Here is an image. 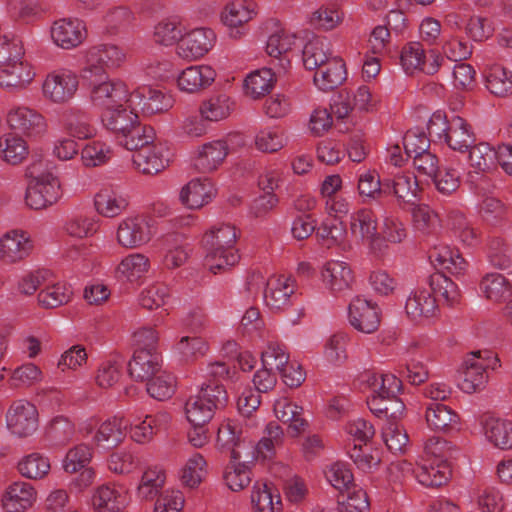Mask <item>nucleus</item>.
<instances>
[{
	"label": "nucleus",
	"mask_w": 512,
	"mask_h": 512,
	"mask_svg": "<svg viewBox=\"0 0 512 512\" xmlns=\"http://www.w3.org/2000/svg\"><path fill=\"white\" fill-rule=\"evenodd\" d=\"M124 53L115 45H99L89 49L81 77L91 88V100L94 105L105 110L129 104L126 85L120 81H107L109 68L117 67L124 59Z\"/></svg>",
	"instance_id": "nucleus-1"
},
{
	"label": "nucleus",
	"mask_w": 512,
	"mask_h": 512,
	"mask_svg": "<svg viewBox=\"0 0 512 512\" xmlns=\"http://www.w3.org/2000/svg\"><path fill=\"white\" fill-rule=\"evenodd\" d=\"M426 282L430 291L418 289L406 301V313L414 320L433 316L437 302L441 299L449 306H453L460 298L458 286L442 272L431 274Z\"/></svg>",
	"instance_id": "nucleus-2"
},
{
	"label": "nucleus",
	"mask_w": 512,
	"mask_h": 512,
	"mask_svg": "<svg viewBox=\"0 0 512 512\" xmlns=\"http://www.w3.org/2000/svg\"><path fill=\"white\" fill-rule=\"evenodd\" d=\"M237 237L235 226L230 224L213 227L203 236L202 245L206 251L205 261L214 274L238 263L240 256L234 249Z\"/></svg>",
	"instance_id": "nucleus-3"
},
{
	"label": "nucleus",
	"mask_w": 512,
	"mask_h": 512,
	"mask_svg": "<svg viewBox=\"0 0 512 512\" xmlns=\"http://www.w3.org/2000/svg\"><path fill=\"white\" fill-rule=\"evenodd\" d=\"M228 402V392L222 383L204 382L198 394L186 402V417L189 422L209 423L215 412L225 409Z\"/></svg>",
	"instance_id": "nucleus-4"
},
{
	"label": "nucleus",
	"mask_w": 512,
	"mask_h": 512,
	"mask_svg": "<svg viewBox=\"0 0 512 512\" xmlns=\"http://www.w3.org/2000/svg\"><path fill=\"white\" fill-rule=\"evenodd\" d=\"M399 58L403 70L408 75H413L416 71L434 75L444 62V57L436 49H430L425 53L420 42L405 44Z\"/></svg>",
	"instance_id": "nucleus-5"
},
{
	"label": "nucleus",
	"mask_w": 512,
	"mask_h": 512,
	"mask_svg": "<svg viewBox=\"0 0 512 512\" xmlns=\"http://www.w3.org/2000/svg\"><path fill=\"white\" fill-rule=\"evenodd\" d=\"M489 350L473 351L465 359L462 366V382L460 388L466 393H473L484 386L487 381L486 370L490 367Z\"/></svg>",
	"instance_id": "nucleus-6"
},
{
	"label": "nucleus",
	"mask_w": 512,
	"mask_h": 512,
	"mask_svg": "<svg viewBox=\"0 0 512 512\" xmlns=\"http://www.w3.org/2000/svg\"><path fill=\"white\" fill-rule=\"evenodd\" d=\"M7 427L18 437H28L38 428V411L27 400H17L10 406L7 414Z\"/></svg>",
	"instance_id": "nucleus-7"
},
{
	"label": "nucleus",
	"mask_w": 512,
	"mask_h": 512,
	"mask_svg": "<svg viewBox=\"0 0 512 512\" xmlns=\"http://www.w3.org/2000/svg\"><path fill=\"white\" fill-rule=\"evenodd\" d=\"M260 282L261 285H266L264 298L266 305L273 311H280L286 309L293 303L294 288L288 283V279H277L275 282H265L261 275H253L247 281V290L252 291L253 285Z\"/></svg>",
	"instance_id": "nucleus-8"
},
{
	"label": "nucleus",
	"mask_w": 512,
	"mask_h": 512,
	"mask_svg": "<svg viewBox=\"0 0 512 512\" xmlns=\"http://www.w3.org/2000/svg\"><path fill=\"white\" fill-rule=\"evenodd\" d=\"M216 35L209 28L194 29L180 39L177 44V54L187 60L204 56L214 46Z\"/></svg>",
	"instance_id": "nucleus-9"
},
{
	"label": "nucleus",
	"mask_w": 512,
	"mask_h": 512,
	"mask_svg": "<svg viewBox=\"0 0 512 512\" xmlns=\"http://www.w3.org/2000/svg\"><path fill=\"white\" fill-rule=\"evenodd\" d=\"M349 322L358 331L366 334L375 332L380 325V309L376 304L355 298L349 305Z\"/></svg>",
	"instance_id": "nucleus-10"
},
{
	"label": "nucleus",
	"mask_w": 512,
	"mask_h": 512,
	"mask_svg": "<svg viewBox=\"0 0 512 512\" xmlns=\"http://www.w3.org/2000/svg\"><path fill=\"white\" fill-rule=\"evenodd\" d=\"M171 106L172 100L170 96L150 87L135 90L129 95L128 107L133 110L139 107L144 114L152 115L167 111Z\"/></svg>",
	"instance_id": "nucleus-11"
},
{
	"label": "nucleus",
	"mask_w": 512,
	"mask_h": 512,
	"mask_svg": "<svg viewBox=\"0 0 512 512\" xmlns=\"http://www.w3.org/2000/svg\"><path fill=\"white\" fill-rule=\"evenodd\" d=\"M78 84L76 75L70 71L53 73L44 81L43 92L53 102L63 103L74 96Z\"/></svg>",
	"instance_id": "nucleus-12"
},
{
	"label": "nucleus",
	"mask_w": 512,
	"mask_h": 512,
	"mask_svg": "<svg viewBox=\"0 0 512 512\" xmlns=\"http://www.w3.org/2000/svg\"><path fill=\"white\" fill-rule=\"evenodd\" d=\"M10 128L29 137H35L45 131L46 124L43 116L27 107L12 109L7 115Z\"/></svg>",
	"instance_id": "nucleus-13"
},
{
	"label": "nucleus",
	"mask_w": 512,
	"mask_h": 512,
	"mask_svg": "<svg viewBox=\"0 0 512 512\" xmlns=\"http://www.w3.org/2000/svg\"><path fill=\"white\" fill-rule=\"evenodd\" d=\"M60 197L59 180L29 181L26 188L25 202L31 209L40 210L56 203Z\"/></svg>",
	"instance_id": "nucleus-14"
},
{
	"label": "nucleus",
	"mask_w": 512,
	"mask_h": 512,
	"mask_svg": "<svg viewBox=\"0 0 512 512\" xmlns=\"http://www.w3.org/2000/svg\"><path fill=\"white\" fill-rule=\"evenodd\" d=\"M85 36V25L79 19H60L54 22L51 29L53 41L64 49L78 46Z\"/></svg>",
	"instance_id": "nucleus-15"
},
{
	"label": "nucleus",
	"mask_w": 512,
	"mask_h": 512,
	"mask_svg": "<svg viewBox=\"0 0 512 512\" xmlns=\"http://www.w3.org/2000/svg\"><path fill=\"white\" fill-rule=\"evenodd\" d=\"M446 130L444 142L454 151L465 153L476 142L471 125L460 116L449 118Z\"/></svg>",
	"instance_id": "nucleus-16"
},
{
	"label": "nucleus",
	"mask_w": 512,
	"mask_h": 512,
	"mask_svg": "<svg viewBox=\"0 0 512 512\" xmlns=\"http://www.w3.org/2000/svg\"><path fill=\"white\" fill-rule=\"evenodd\" d=\"M32 244L24 231L12 230L0 239V259L15 263L27 257Z\"/></svg>",
	"instance_id": "nucleus-17"
},
{
	"label": "nucleus",
	"mask_w": 512,
	"mask_h": 512,
	"mask_svg": "<svg viewBox=\"0 0 512 512\" xmlns=\"http://www.w3.org/2000/svg\"><path fill=\"white\" fill-rule=\"evenodd\" d=\"M162 369V359L158 352L134 350L128 362V374L136 382H145Z\"/></svg>",
	"instance_id": "nucleus-18"
},
{
	"label": "nucleus",
	"mask_w": 512,
	"mask_h": 512,
	"mask_svg": "<svg viewBox=\"0 0 512 512\" xmlns=\"http://www.w3.org/2000/svg\"><path fill=\"white\" fill-rule=\"evenodd\" d=\"M346 78L345 62L341 58L331 57L315 72L313 81L320 90L329 92L338 88Z\"/></svg>",
	"instance_id": "nucleus-19"
},
{
	"label": "nucleus",
	"mask_w": 512,
	"mask_h": 512,
	"mask_svg": "<svg viewBox=\"0 0 512 512\" xmlns=\"http://www.w3.org/2000/svg\"><path fill=\"white\" fill-rule=\"evenodd\" d=\"M34 74L30 65L20 60L12 64L0 66V87L9 91H20L32 81Z\"/></svg>",
	"instance_id": "nucleus-20"
},
{
	"label": "nucleus",
	"mask_w": 512,
	"mask_h": 512,
	"mask_svg": "<svg viewBox=\"0 0 512 512\" xmlns=\"http://www.w3.org/2000/svg\"><path fill=\"white\" fill-rule=\"evenodd\" d=\"M35 488L27 482H14L8 486L2 502L7 512H24L36 500Z\"/></svg>",
	"instance_id": "nucleus-21"
},
{
	"label": "nucleus",
	"mask_w": 512,
	"mask_h": 512,
	"mask_svg": "<svg viewBox=\"0 0 512 512\" xmlns=\"http://www.w3.org/2000/svg\"><path fill=\"white\" fill-rule=\"evenodd\" d=\"M215 77V70L208 65L190 66L177 76V83L182 91L195 93L210 86Z\"/></svg>",
	"instance_id": "nucleus-22"
},
{
	"label": "nucleus",
	"mask_w": 512,
	"mask_h": 512,
	"mask_svg": "<svg viewBox=\"0 0 512 512\" xmlns=\"http://www.w3.org/2000/svg\"><path fill=\"white\" fill-rule=\"evenodd\" d=\"M164 147L161 144H148L133 154V163L143 174L153 175L161 172L169 162L163 154Z\"/></svg>",
	"instance_id": "nucleus-23"
},
{
	"label": "nucleus",
	"mask_w": 512,
	"mask_h": 512,
	"mask_svg": "<svg viewBox=\"0 0 512 512\" xmlns=\"http://www.w3.org/2000/svg\"><path fill=\"white\" fill-rule=\"evenodd\" d=\"M425 418L429 428L434 431L447 433L459 429L458 414L440 402H431L427 405Z\"/></svg>",
	"instance_id": "nucleus-24"
},
{
	"label": "nucleus",
	"mask_w": 512,
	"mask_h": 512,
	"mask_svg": "<svg viewBox=\"0 0 512 512\" xmlns=\"http://www.w3.org/2000/svg\"><path fill=\"white\" fill-rule=\"evenodd\" d=\"M117 240L126 248H135L150 240L148 224L141 218L124 220L118 227Z\"/></svg>",
	"instance_id": "nucleus-25"
},
{
	"label": "nucleus",
	"mask_w": 512,
	"mask_h": 512,
	"mask_svg": "<svg viewBox=\"0 0 512 512\" xmlns=\"http://www.w3.org/2000/svg\"><path fill=\"white\" fill-rule=\"evenodd\" d=\"M214 188L208 178H197L186 184L180 192V200L189 209H198L211 201Z\"/></svg>",
	"instance_id": "nucleus-26"
},
{
	"label": "nucleus",
	"mask_w": 512,
	"mask_h": 512,
	"mask_svg": "<svg viewBox=\"0 0 512 512\" xmlns=\"http://www.w3.org/2000/svg\"><path fill=\"white\" fill-rule=\"evenodd\" d=\"M451 469L446 460H426L416 466V479L427 487H440L448 482Z\"/></svg>",
	"instance_id": "nucleus-27"
},
{
	"label": "nucleus",
	"mask_w": 512,
	"mask_h": 512,
	"mask_svg": "<svg viewBox=\"0 0 512 512\" xmlns=\"http://www.w3.org/2000/svg\"><path fill=\"white\" fill-rule=\"evenodd\" d=\"M486 438L495 447L508 450L512 448V422L506 419L487 416L482 421Z\"/></svg>",
	"instance_id": "nucleus-28"
},
{
	"label": "nucleus",
	"mask_w": 512,
	"mask_h": 512,
	"mask_svg": "<svg viewBox=\"0 0 512 512\" xmlns=\"http://www.w3.org/2000/svg\"><path fill=\"white\" fill-rule=\"evenodd\" d=\"M228 154L227 143L223 140H217L206 143L194 160V167L200 173H209L214 171L226 158Z\"/></svg>",
	"instance_id": "nucleus-29"
},
{
	"label": "nucleus",
	"mask_w": 512,
	"mask_h": 512,
	"mask_svg": "<svg viewBox=\"0 0 512 512\" xmlns=\"http://www.w3.org/2000/svg\"><path fill=\"white\" fill-rule=\"evenodd\" d=\"M429 259L435 267L446 269L452 275H462L468 267L459 251L448 246L435 247L430 251Z\"/></svg>",
	"instance_id": "nucleus-30"
},
{
	"label": "nucleus",
	"mask_w": 512,
	"mask_h": 512,
	"mask_svg": "<svg viewBox=\"0 0 512 512\" xmlns=\"http://www.w3.org/2000/svg\"><path fill=\"white\" fill-rule=\"evenodd\" d=\"M322 277L332 291H343L348 289L353 282L352 270L345 262L330 261L322 271Z\"/></svg>",
	"instance_id": "nucleus-31"
},
{
	"label": "nucleus",
	"mask_w": 512,
	"mask_h": 512,
	"mask_svg": "<svg viewBox=\"0 0 512 512\" xmlns=\"http://www.w3.org/2000/svg\"><path fill=\"white\" fill-rule=\"evenodd\" d=\"M129 425L124 417L115 416L101 424L95 439L97 442H104L107 448L116 447L124 440Z\"/></svg>",
	"instance_id": "nucleus-32"
},
{
	"label": "nucleus",
	"mask_w": 512,
	"mask_h": 512,
	"mask_svg": "<svg viewBox=\"0 0 512 512\" xmlns=\"http://www.w3.org/2000/svg\"><path fill=\"white\" fill-rule=\"evenodd\" d=\"M469 162L475 172L487 173L497 167L499 155L497 150L486 142L476 144L469 147Z\"/></svg>",
	"instance_id": "nucleus-33"
},
{
	"label": "nucleus",
	"mask_w": 512,
	"mask_h": 512,
	"mask_svg": "<svg viewBox=\"0 0 512 512\" xmlns=\"http://www.w3.org/2000/svg\"><path fill=\"white\" fill-rule=\"evenodd\" d=\"M64 126L70 136L80 140L89 139L96 133L89 116L77 109H69L63 115Z\"/></svg>",
	"instance_id": "nucleus-34"
},
{
	"label": "nucleus",
	"mask_w": 512,
	"mask_h": 512,
	"mask_svg": "<svg viewBox=\"0 0 512 512\" xmlns=\"http://www.w3.org/2000/svg\"><path fill=\"white\" fill-rule=\"evenodd\" d=\"M154 138V129L150 126L142 125L138 120H136V123H134L131 128L119 136V142L127 150L137 152L144 146L152 144Z\"/></svg>",
	"instance_id": "nucleus-35"
},
{
	"label": "nucleus",
	"mask_w": 512,
	"mask_h": 512,
	"mask_svg": "<svg viewBox=\"0 0 512 512\" xmlns=\"http://www.w3.org/2000/svg\"><path fill=\"white\" fill-rule=\"evenodd\" d=\"M104 126L120 136L124 134L138 120V115L133 113V109L128 113L123 106H116L112 109L104 110L101 115Z\"/></svg>",
	"instance_id": "nucleus-36"
},
{
	"label": "nucleus",
	"mask_w": 512,
	"mask_h": 512,
	"mask_svg": "<svg viewBox=\"0 0 512 512\" xmlns=\"http://www.w3.org/2000/svg\"><path fill=\"white\" fill-rule=\"evenodd\" d=\"M28 153L26 141L18 135L9 133L0 137V157L8 164H20Z\"/></svg>",
	"instance_id": "nucleus-37"
},
{
	"label": "nucleus",
	"mask_w": 512,
	"mask_h": 512,
	"mask_svg": "<svg viewBox=\"0 0 512 512\" xmlns=\"http://www.w3.org/2000/svg\"><path fill=\"white\" fill-rule=\"evenodd\" d=\"M480 289L487 299L496 303L506 301L512 294L510 283L499 273L485 275L480 282Z\"/></svg>",
	"instance_id": "nucleus-38"
},
{
	"label": "nucleus",
	"mask_w": 512,
	"mask_h": 512,
	"mask_svg": "<svg viewBox=\"0 0 512 512\" xmlns=\"http://www.w3.org/2000/svg\"><path fill=\"white\" fill-rule=\"evenodd\" d=\"M275 82V74L270 68L254 71L244 81L246 94L254 99L260 98L270 93Z\"/></svg>",
	"instance_id": "nucleus-39"
},
{
	"label": "nucleus",
	"mask_w": 512,
	"mask_h": 512,
	"mask_svg": "<svg viewBox=\"0 0 512 512\" xmlns=\"http://www.w3.org/2000/svg\"><path fill=\"white\" fill-rule=\"evenodd\" d=\"M145 383L147 393L158 401L171 398L176 388L175 377L163 369L147 379Z\"/></svg>",
	"instance_id": "nucleus-40"
},
{
	"label": "nucleus",
	"mask_w": 512,
	"mask_h": 512,
	"mask_svg": "<svg viewBox=\"0 0 512 512\" xmlns=\"http://www.w3.org/2000/svg\"><path fill=\"white\" fill-rule=\"evenodd\" d=\"M243 443L242 430L238 425L228 422L218 428L217 444L222 450L230 452L232 461H238L241 458L238 448Z\"/></svg>",
	"instance_id": "nucleus-41"
},
{
	"label": "nucleus",
	"mask_w": 512,
	"mask_h": 512,
	"mask_svg": "<svg viewBox=\"0 0 512 512\" xmlns=\"http://www.w3.org/2000/svg\"><path fill=\"white\" fill-rule=\"evenodd\" d=\"M183 236L179 233L167 234L163 238L167 252L163 258V265L167 269H176L182 266L188 259L189 254L182 245Z\"/></svg>",
	"instance_id": "nucleus-42"
},
{
	"label": "nucleus",
	"mask_w": 512,
	"mask_h": 512,
	"mask_svg": "<svg viewBox=\"0 0 512 512\" xmlns=\"http://www.w3.org/2000/svg\"><path fill=\"white\" fill-rule=\"evenodd\" d=\"M486 88L497 97H506L512 93V72L495 65L486 73Z\"/></svg>",
	"instance_id": "nucleus-43"
},
{
	"label": "nucleus",
	"mask_w": 512,
	"mask_h": 512,
	"mask_svg": "<svg viewBox=\"0 0 512 512\" xmlns=\"http://www.w3.org/2000/svg\"><path fill=\"white\" fill-rule=\"evenodd\" d=\"M126 503V497L109 486H101L92 497L93 506L98 512H120Z\"/></svg>",
	"instance_id": "nucleus-44"
},
{
	"label": "nucleus",
	"mask_w": 512,
	"mask_h": 512,
	"mask_svg": "<svg viewBox=\"0 0 512 512\" xmlns=\"http://www.w3.org/2000/svg\"><path fill=\"white\" fill-rule=\"evenodd\" d=\"M49 470V459L37 452L23 457L18 463L20 474L29 479H42L48 474Z\"/></svg>",
	"instance_id": "nucleus-45"
},
{
	"label": "nucleus",
	"mask_w": 512,
	"mask_h": 512,
	"mask_svg": "<svg viewBox=\"0 0 512 512\" xmlns=\"http://www.w3.org/2000/svg\"><path fill=\"white\" fill-rule=\"evenodd\" d=\"M350 230L354 235L359 233L362 241L365 238H371L378 230L374 212L371 209L362 208L353 213L350 219Z\"/></svg>",
	"instance_id": "nucleus-46"
},
{
	"label": "nucleus",
	"mask_w": 512,
	"mask_h": 512,
	"mask_svg": "<svg viewBox=\"0 0 512 512\" xmlns=\"http://www.w3.org/2000/svg\"><path fill=\"white\" fill-rule=\"evenodd\" d=\"M347 453L357 468L364 472L377 468L381 462L380 452L368 447L366 443L364 445L354 444Z\"/></svg>",
	"instance_id": "nucleus-47"
},
{
	"label": "nucleus",
	"mask_w": 512,
	"mask_h": 512,
	"mask_svg": "<svg viewBox=\"0 0 512 512\" xmlns=\"http://www.w3.org/2000/svg\"><path fill=\"white\" fill-rule=\"evenodd\" d=\"M94 204L98 213L106 217H115L127 206V201L109 190H101L96 194Z\"/></svg>",
	"instance_id": "nucleus-48"
},
{
	"label": "nucleus",
	"mask_w": 512,
	"mask_h": 512,
	"mask_svg": "<svg viewBox=\"0 0 512 512\" xmlns=\"http://www.w3.org/2000/svg\"><path fill=\"white\" fill-rule=\"evenodd\" d=\"M251 502L255 512H279L282 505L280 495L273 494L272 488L266 483L252 491Z\"/></svg>",
	"instance_id": "nucleus-49"
},
{
	"label": "nucleus",
	"mask_w": 512,
	"mask_h": 512,
	"mask_svg": "<svg viewBox=\"0 0 512 512\" xmlns=\"http://www.w3.org/2000/svg\"><path fill=\"white\" fill-rule=\"evenodd\" d=\"M72 291L65 284H54L42 289L38 294L39 304L48 309L57 308L69 302Z\"/></svg>",
	"instance_id": "nucleus-50"
},
{
	"label": "nucleus",
	"mask_w": 512,
	"mask_h": 512,
	"mask_svg": "<svg viewBox=\"0 0 512 512\" xmlns=\"http://www.w3.org/2000/svg\"><path fill=\"white\" fill-rule=\"evenodd\" d=\"M75 432L73 423L63 416L55 417L46 428V437L53 445H65Z\"/></svg>",
	"instance_id": "nucleus-51"
},
{
	"label": "nucleus",
	"mask_w": 512,
	"mask_h": 512,
	"mask_svg": "<svg viewBox=\"0 0 512 512\" xmlns=\"http://www.w3.org/2000/svg\"><path fill=\"white\" fill-rule=\"evenodd\" d=\"M373 392L384 396L386 399L398 396L402 382L393 374H373L367 379Z\"/></svg>",
	"instance_id": "nucleus-52"
},
{
	"label": "nucleus",
	"mask_w": 512,
	"mask_h": 512,
	"mask_svg": "<svg viewBox=\"0 0 512 512\" xmlns=\"http://www.w3.org/2000/svg\"><path fill=\"white\" fill-rule=\"evenodd\" d=\"M206 461L200 454H195L182 470L181 481L190 488L197 487L206 475Z\"/></svg>",
	"instance_id": "nucleus-53"
},
{
	"label": "nucleus",
	"mask_w": 512,
	"mask_h": 512,
	"mask_svg": "<svg viewBox=\"0 0 512 512\" xmlns=\"http://www.w3.org/2000/svg\"><path fill=\"white\" fill-rule=\"evenodd\" d=\"M230 99L222 94L211 97L203 102L200 112L203 118L209 121H218L226 118L230 114Z\"/></svg>",
	"instance_id": "nucleus-54"
},
{
	"label": "nucleus",
	"mask_w": 512,
	"mask_h": 512,
	"mask_svg": "<svg viewBox=\"0 0 512 512\" xmlns=\"http://www.w3.org/2000/svg\"><path fill=\"white\" fill-rule=\"evenodd\" d=\"M24 54L25 51L19 38L0 35V66L23 60Z\"/></svg>",
	"instance_id": "nucleus-55"
},
{
	"label": "nucleus",
	"mask_w": 512,
	"mask_h": 512,
	"mask_svg": "<svg viewBox=\"0 0 512 512\" xmlns=\"http://www.w3.org/2000/svg\"><path fill=\"white\" fill-rule=\"evenodd\" d=\"M326 478L330 484L339 491H350L355 487L353 474L348 465L343 462H336L326 472Z\"/></svg>",
	"instance_id": "nucleus-56"
},
{
	"label": "nucleus",
	"mask_w": 512,
	"mask_h": 512,
	"mask_svg": "<svg viewBox=\"0 0 512 512\" xmlns=\"http://www.w3.org/2000/svg\"><path fill=\"white\" fill-rule=\"evenodd\" d=\"M391 186L393 195L404 202L410 203L417 196L418 182L416 176L412 174L395 176Z\"/></svg>",
	"instance_id": "nucleus-57"
},
{
	"label": "nucleus",
	"mask_w": 512,
	"mask_h": 512,
	"mask_svg": "<svg viewBox=\"0 0 512 512\" xmlns=\"http://www.w3.org/2000/svg\"><path fill=\"white\" fill-rule=\"evenodd\" d=\"M323 42L319 40L309 41L302 50L303 64L308 70H318L324 63L328 62V57L324 51Z\"/></svg>",
	"instance_id": "nucleus-58"
},
{
	"label": "nucleus",
	"mask_w": 512,
	"mask_h": 512,
	"mask_svg": "<svg viewBox=\"0 0 512 512\" xmlns=\"http://www.w3.org/2000/svg\"><path fill=\"white\" fill-rule=\"evenodd\" d=\"M382 438L392 453L403 452L409 441L406 431L398 422H388L382 430Z\"/></svg>",
	"instance_id": "nucleus-59"
},
{
	"label": "nucleus",
	"mask_w": 512,
	"mask_h": 512,
	"mask_svg": "<svg viewBox=\"0 0 512 512\" xmlns=\"http://www.w3.org/2000/svg\"><path fill=\"white\" fill-rule=\"evenodd\" d=\"M223 477L227 486L232 491H240L251 482L248 467L244 464L236 463V461H233V463L226 467Z\"/></svg>",
	"instance_id": "nucleus-60"
},
{
	"label": "nucleus",
	"mask_w": 512,
	"mask_h": 512,
	"mask_svg": "<svg viewBox=\"0 0 512 512\" xmlns=\"http://www.w3.org/2000/svg\"><path fill=\"white\" fill-rule=\"evenodd\" d=\"M358 192L361 197L369 200L381 199V179L375 170H368L359 175Z\"/></svg>",
	"instance_id": "nucleus-61"
},
{
	"label": "nucleus",
	"mask_w": 512,
	"mask_h": 512,
	"mask_svg": "<svg viewBox=\"0 0 512 512\" xmlns=\"http://www.w3.org/2000/svg\"><path fill=\"white\" fill-rule=\"evenodd\" d=\"M92 458L91 448L86 444H80L70 449L64 460V470L68 473H76L86 467Z\"/></svg>",
	"instance_id": "nucleus-62"
},
{
	"label": "nucleus",
	"mask_w": 512,
	"mask_h": 512,
	"mask_svg": "<svg viewBox=\"0 0 512 512\" xmlns=\"http://www.w3.org/2000/svg\"><path fill=\"white\" fill-rule=\"evenodd\" d=\"M493 22L482 16H471L465 26V33L476 42L489 39L494 33Z\"/></svg>",
	"instance_id": "nucleus-63"
},
{
	"label": "nucleus",
	"mask_w": 512,
	"mask_h": 512,
	"mask_svg": "<svg viewBox=\"0 0 512 512\" xmlns=\"http://www.w3.org/2000/svg\"><path fill=\"white\" fill-rule=\"evenodd\" d=\"M347 491L346 500H337L338 506L343 512H368L370 503L367 493L359 488Z\"/></svg>",
	"instance_id": "nucleus-64"
}]
</instances>
